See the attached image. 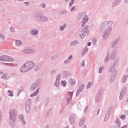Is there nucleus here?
Segmentation results:
<instances>
[{"label": "nucleus", "mask_w": 128, "mask_h": 128, "mask_svg": "<svg viewBox=\"0 0 128 128\" xmlns=\"http://www.w3.org/2000/svg\"><path fill=\"white\" fill-rule=\"evenodd\" d=\"M66 26V24H64V26Z\"/></svg>", "instance_id": "obj_40"}, {"label": "nucleus", "mask_w": 128, "mask_h": 128, "mask_svg": "<svg viewBox=\"0 0 128 128\" xmlns=\"http://www.w3.org/2000/svg\"><path fill=\"white\" fill-rule=\"evenodd\" d=\"M102 68H100V69H99V72H102Z\"/></svg>", "instance_id": "obj_28"}, {"label": "nucleus", "mask_w": 128, "mask_h": 128, "mask_svg": "<svg viewBox=\"0 0 128 128\" xmlns=\"http://www.w3.org/2000/svg\"><path fill=\"white\" fill-rule=\"evenodd\" d=\"M38 90H37L36 91V92H35V93H34V94H32L31 95V96H36V95H37V94H38Z\"/></svg>", "instance_id": "obj_15"}, {"label": "nucleus", "mask_w": 128, "mask_h": 128, "mask_svg": "<svg viewBox=\"0 0 128 128\" xmlns=\"http://www.w3.org/2000/svg\"><path fill=\"white\" fill-rule=\"evenodd\" d=\"M27 63H26L24 66H22V68H20L21 72H28V69H27Z\"/></svg>", "instance_id": "obj_4"}, {"label": "nucleus", "mask_w": 128, "mask_h": 128, "mask_svg": "<svg viewBox=\"0 0 128 128\" xmlns=\"http://www.w3.org/2000/svg\"><path fill=\"white\" fill-rule=\"evenodd\" d=\"M20 119H21V120H23V119H24V117H23V116H20Z\"/></svg>", "instance_id": "obj_29"}, {"label": "nucleus", "mask_w": 128, "mask_h": 128, "mask_svg": "<svg viewBox=\"0 0 128 128\" xmlns=\"http://www.w3.org/2000/svg\"><path fill=\"white\" fill-rule=\"evenodd\" d=\"M61 30H64V28L62 26L60 28Z\"/></svg>", "instance_id": "obj_25"}, {"label": "nucleus", "mask_w": 128, "mask_h": 128, "mask_svg": "<svg viewBox=\"0 0 128 128\" xmlns=\"http://www.w3.org/2000/svg\"><path fill=\"white\" fill-rule=\"evenodd\" d=\"M25 4H28V2H25Z\"/></svg>", "instance_id": "obj_38"}, {"label": "nucleus", "mask_w": 128, "mask_h": 128, "mask_svg": "<svg viewBox=\"0 0 128 128\" xmlns=\"http://www.w3.org/2000/svg\"><path fill=\"white\" fill-rule=\"evenodd\" d=\"M62 84L63 86H66V81H62Z\"/></svg>", "instance_id": "obj_18"}, {"label": "nucleus", "mask_w": 128, "mask_h": 128, "mask_svg": "<svg viewBox=\"0 0 128 128\" xmlns=\"http://www.w3.org/2000/svg\"><path fill=\"white\" fill-rule=\"evenodd\" d=\"M14 60L10 56H2L0 57V60L2 62H14Z\"/></svg>", "instance_id": "obj_1"}, {"label": "nucleus", "mask_w": 128, "mask_h": 128, "mask_svg": "<svg viewBox=\"0 0 128 128\" xmlns=\"http://www.w3.org/2000/svg\"><path fill=\"white\" fill-rule=\"evenodd\" d=\"M70 82L72 85H75L76 84V81L73 79H70Z\"/></svg>", "instance_id": "obj_12"}, {"label": "nucleus", "mask_w": 128, "mask_h": 128, "mask_svg": "<svg viewBox=\"0 0 128 128\" xmlns=\"http://www.w3.org/2000/svg\"><path fill=\"white\" fill-rule=\"evenodd\" d=\"M82 66H84V62H82Z\"/></svg>", "instance_id": "obj_33"}, {"label": "nucleus", "mask_w": 128, "mask_h": 128, "mask_svg": "<svg viewBox=\"0 0 128 128\" xmlns=\"http://www.w3.org/2000/svg\"><path fill=\"white\" fill-rule=\"evenodd\" d=\"M122 95H123V92H121V94H120V100L122 99V98H123Z\"/></svg>", "instance_id": "obj_19"}, {"label": "nucleus", "mask_w": 128, "mask_h": 128, "mask_svg": "<svg viewBox=\"0 0 128 128\" xmlns=\"http://www.w3.org/2000/svg\"><path fill=\"white\" fill-rule=\"evenodd\" d=\"M72 2H74V0H71Z\"/></svg>", "instance_id": "obj_42"}, {"label": "nucleus", "mask_w": 128, "mask_h": 128, "mask_svg": "<svg viewBox=\"0 0 128 128\" xmlns=\"http://www.w3.org/2000/svg\"><path fill=\"white\" fill-rule=\"evenodd\" d=\"M24 123H26V122H24V121H23V124H24Z\"/></svg>", "instance_id": "obj_39"}, {"label": "nucleus", "mask_w": 128, "mask_h": 128, "mask_svg": "<svg viewBox=\"0 0 128 128\" xmlns=\"http://www.w3.org/2000/svg\"><path fill=\"white\" fill-rule=\"evenodd\" d=\"M85 52H86V51H85V50H83L82 54H85Z\"/></svg>", "instance_id": "obj_34"}, {"label": "nucleus", "mask_w": 128, "mask_h": 128, "mask_svg": "<svg viewBox=\"0 0 128 128\" xmlns=\"http://www.w3.org/2000/svg\"><path fill=\"white\" fill-rule=\"evenodd\" d=\"M76 10V6H74L73 8H72L71 10L72 11V10Z\"/></svg>", "instance_id": "obj_27"}, {"label": "nucleus", "mask_w": 128, "mask_h": 128, "mask_svg": "<svg viewBox=\"0 0 128 128\" xmlns=\"http://www.w3.org/2000/svg\"><path fill=\"white\" fill-rule=\"evenodd\" d=\"M72 58V56H70L68 59L71 60V58Z\"/></svg>", "instance_id": "obj_32"}, {"label": "nucleus", "mask_w": 128, "mask_h": 128, "mask_svg": "<svg viewBox=\"0 0 128 128\" xmlns=\"http://www.w3.org/2000/svg\"><path fill=\"white\" fill-rule=\"evenodd\" d=\"M60 75H58L56 77V80L55 83V85H56V86H58L60 84V82L58 81V80H60Z\"/></svg>", "instance_id": "obj_7"}, {"label": "nucleus", "mask_w": 128, "mask_h": 128, "mask_svg": "<svg viewBox=\"0 0 128 128\" xmlns=\"http://www.w3.org/2000/svg\"><path fill=\"white\" fill-rule=\"evenodd\" d=\"M8 92L10 93L9 96H13V94L12 91L9 90L8 91Z\"/></svg>", "instance_id": "obj_16"}, {"label": "nucleus", "mask_w": 128, "mask_h": 128, "mask_svg": "<svg viewBox=\"0 0 128 128\" xmlns=\"http://www.w3.org/2000/svg\"><path fill=\"white\" fill-rule=\"evenodd\" d=\"M38 32V30H32L31 31V34H36Z\"/></svg>", "instance_id": "obj_10"}, {"label": "nucleus", "mask_w": 128, "mask_h": 128, "mask_svg": "<svg viewBox=\"0 0 128 128\" xmlns=\"http://www.w3.org/2000/svg\"><path fill=\"white\" fill-rule=\"evenodd\" d=\"M88 20V18L87 16H85V18H83V20H82V26H85V24L86 22H87Z\"/></svg>", "instance_id": "obj_6"}, {"label": "nucleus", "mask_w": 128, "mask_h": 128, "mask_svg": "<svg viewBox=\"0 0 128 128\" xmlns=\"http://www.w3.org/2000/svg\"><path fill=\"white\" fill-rule=\"evenodd\" d=\"M33 86H35V87H37V85H36V84L33 85Z\"/></svg>", "instance_id": "obj_37"}, {"label": "nucleus", "mask_w": 128, "mask_h": 128, "mask_svg": "<svg viewBox=\"0 0 128 128\" xmlns=\"http://www.w3.org/2000/svg\"><path fill=\"white\" fill-rule=\"evenodd\" d=\"M24 52L26 54H30V52H32V50H31L26 49L24 50Z\"/></svg>", "instance_id": "obj_9"}, {"label": "nucleus", "mask_w": 128, "mask_h": 128, "mask_svg": "<svg viewBox=\"0 0 128 128\" xmlns=\"http://www.w3.org/2000/svg\"><path fill=\"white\" fill-rule=\"evenodd\" d=\"M68 61H65V62H68Z\"/></svg>", "instance_id": "obj_43"}, {"label": "nucleus", "mask_w": 128, "mask_h": 128, "mask_svg": "<svg viewBox=\"0 0 128 128\" xmlns=\"http://www.w3.org/2000/svg\"><path fill=\"white\" fill-rule=\"evenodd\" d=\"M16 44H17V46H20V44H22L21 40H16Z\"/></svg>", "instance_id": "obj_11"}, {"label": "nucleus", "mask_w": 128, "mask_h": 128, "mask_svg": "<svg viewBox=\"0 0 128 128\" xmlns=\"http://www.w3.org/2000/svg\"><path fill=\"white\" fill-rule=\"evenodd\" d=\"M83 87H84V86H82V88H83Z\"/></svg>", "instance_id": "obj_44"}, {"label": "nucleus", "mask_w": 128, "mask_h": 128, "mask_svg": "<svg viewBox=\"0 0 128 128\" xmlns=\"http://www.w3.org/2000/svg\"><path fill=\"white\" fill-rule=\"evenodd\" d=\"M10 30H11V32H14V30L13 28H11Z\"/></svg>", "instance_id": "obj_30"}, {"label": "nucleus", "mask_w": 128, "mask_h": 128, "mask_svg": "<svg viewBox=\"0 0 128 128\" xmlns=\"http://www.w3.org/2000/svg\"><path fill=\"white\" fill-rule=\"evenodd\" d=\"M73 4H74V2H72H72H70V6H72Z\"/></svg>", "instance_id": "obj_24"}, {"label": "nucleus", "mask_w": 128, "mask_h": 128, "mask_svg": "<svg viewBox=\"0 0 128 128\" xmlns=\"http://www.w3.org/2000/svg\"><path fill=\"white\" fill-rule=\"evenodd\" d=\"M116 124H119L120 123V120L118 119H117V120H116Z\"/></svg>", "instance_id": "obj_23"}, {"label": "nucleus", "mask_w": 128, "mask_h": 128, "mask_svg": "<svg viewBox=\"0 0 128 128\" xmlns=\"http://www.w3.org/2000/svg\"><path fill=\"white\" fill-rule=\"evenodd\" d=\"M72 44H74V42H72Z\"/></svg>", "instance_id": "obj_41"}, {"label": "nucleus", "mask_w": 128, "mask_h": 128, "mask_svg": "<svg viewBox=\"0 0 128 128\" xmlns=\"http://www.w3.org/2000/svg\"><path fill=\"white\" fill-rule=\"evenodd\" d=\"M86 34H88V30L84 28H82L81 34H80V36L84 38Z\"/></svg>", "instance_id": "obj_2"}, {"label": "nucleus", "mask_w": 128, "mask_h": 128, "mask_svg": "<svg viewBox=\"0 0 128 128\" xmlns=\"http://www.w3.org/2000/svg\"><path fill=\"white\" fill-rule=\"evenodd\" d=\"M96 38H93L92 39L93 44H96Z\"/></svg>", "instance_id": "obj_22"}, {"label": "nucleus", "mask_w": 128, "mask_h": 128, "mask_svg": "<svg viewBox=\"0 0 128 128\" xmlns=\"http://www.w3.org/2000/svg\"><path fill=\"white\" fill-rule=\"evenodd\" d=\"M2 78H7L8 74H4L3 76H2Z\"/></svg>", "instance_id": "obj_17"}, {"label": "nucleus", "mask_w": 128, "mask_h": 128, "mask_svg": "<svg viewBox=\"0 0 128 128\" xmlns=\"http://www.w3.org/2000/svg\"><path fill=\"white\" fill-rule=\"evenodd\" d=\"M0 38H1L4 39V36L3 34H0Z\"/></svg>", "instance_id": "obj_20"}, {"label": "nucleus", "mask_w": 128, "mask_h": 128, "mask_svg": "<svg viewBox=\"0 0 128 128\" xmlns=\"http://www.w3.org/2000/svg\"><path fill=\"white\" fill-rule=\"evenodd\" d=\"M92 84H93V83H92V82L89 83L88 85V88H90V85H92Z\"/></svg>", "instance_id": "obj_21"}, {"label": "nucleus", "mask_w": 128, "mask_h": 128, "mask_svg": "<svg viewBox=\"0 0 128 128\" xmlns=\"http://www.w3.org/2000/svg\"><path fill=\"white\" fill-rule=\"evenodd\" d=\"M91 42H88V46H90Z\"/></svg>", "instance_id": "obj_35"}, {"label": "nucleus", "mask_w": 128, "mask_h": 128, "mask_svg": "<svg viewBox=\"0 0 128 128\" xmlns=\"http://www.w3.org/2000/svg\"><path fill=\"white\" fill-rule=\"evenodd\" d=\"M26 68H27V70H30V68H34V64L32 63V62H27L26 64Z\"/></svg>", "instance_id": "obj_3"}, {"label": "nucleus", "mask_w": 128, "mask_h": 128, "mask_svg": "<svg viewBox=\"0 0 128 128\" xmlns=\"http://www.w3.org/2000/svg\"><path fill=\"white\" fill-rule=\"evenodd\" d=\"M82 89H78V90L77 94L78 93H80V91H82Z\"/></svg>", "instance_id": "obj_26"}, {"label": "nucleus", "mask_w": 128, "mask_h": 128, "mask_svg": "<svg viewBox=\"0 0 128 128\" xmlns=\"http://www.w3.org/2000/svg\"><path fill=\"white\" fill-rule=\"evenodd\" d=\"M126 128V126H124L123 127H122V128Z\"/></svg>", "instance_id": "obj_36"}, {"label": "nucleus", "mask_w": 128, "mask_h": 128, "mask_svg": "<svg viewBox=\"0 0 128 128\" xmlns=\"http://www.w3.org/2000/svg\"><path fill=\"white\" fill-rule=\"evenodd\" d=\"M12 115L14 116V117L15 118L16 117L15 115V111L14 110H12L10 111V116L11 118H12Z\"/></svg>", "instance_id": "obj_8"}, {"label": "nucleus", "mask_w": 128, "mask_h": 128, "mask_svg": "<svg viewBox=\"0 0 128 128\" xmlns=\"http://www.w3.org/2000/svg\"><path fill=\"white\" fill-rule=\"evenodd\" d=\"M72 95H73L72 92H68L66 96L67 100L68 101H70L71 100Z\"/></svg>", "instance_id": "obj_5"}, {"label": "nucleus", "mask_w": 128, "mask_h": 128, "mask_svg": "<svg viewBox=\"0 0 128 128\" xmlns=\"http://www.w3.org/2000/svg\"><path fill=\"white\" fill-rule=\"evenodd\" d=\"M42 8H44V6H45L44 4H42Z\"/></svg>", "instance_id": "obj_31"}, {"label": "nucleus", "mask_w": 128, "mask_h": 128, "mask_svg": "<svg viewBox=\"0 0 128 128\" xmlns=\"http://www.w3.org/2000/svg\"><path fill=\"white\" fill-rule=\"evenodd\" d=\"M126 116L125 115H122L120 116V119H122V120H124V119H126Z\"/></svg>", "instance_id": "obj_14"}, {"label": "nucleus", "mask_w": 128, "mask_h": 128, "mask_svg": "<svg viewBox=\"0 0 128 128\" xmlns=\"http://www.w3.org/2000/svg\"><path fill=\"white\" fill-rule=\"evenodd\" d=\"M126 80V76H124L122 79V81L123 83H124L125 81Z\"/></svg>", "instance_id": "obj_13"}]
</instances>
